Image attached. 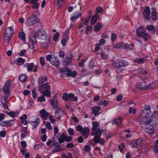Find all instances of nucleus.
<instances>
[{
    "instance_id": "obj_36",
    "label": "nucleus",
    "mask_w": 158,
    "mask_h": 158,
    "mask_svg": "<svg viewBox=\"0 0 158 158\" xmlns=\"http://www.w3.org/2000/svg\"><path fill=\"white\" fill-rule=\"evenodd\" d=\"M124 44L121 42V43L117 44L114 45L113 46V47L114 48H117V49H121L122 48L123 45Z\"/></svg>"
},
{
    "instance_id": "obj_33",
    "label": "nucleus",
    "mask_w": 158,
    "mask_h": 158,
    "mask_svg": "<svg viewBox=\"0 0 158 158\" xmlns=\"http://www.w3.org/2000/svg\"><path fill=\"white\" fill-rule=\"evenodd\" d=\"M93 127L92 128V131H94V130L99 128V124L96 121H94L92 123Z\"/></svg>"
},
{
    "instance_id": "obj_53",
    "label": "nucleus",
    "mask_w": 158,
    "mask_h": 158,
    "mask_svg": "<svg viewBox=\"0 0 158 158\" xmlns=\"http://www.w3.org/2000/svg\"><path fill=\"white\" fill-rule=\"evenodd\" d=\"M68 155L69 157L65 156V154H63L61 156V158H73L72 156V154L71 152L68 153Z\"/></svg>"
},
{
    "instance_id": "obj_11",
    "label": "nucleus",
    "mask_w": 158,
    "mask_h": 158,
    "mask_svg": "<svg viewBox=\"0 0 158 158\" xmlns=\"http://www.w3.org/2000/svg\"><path fill=\"white\" fill-rule=\"evenodd\" d=\"M43 42L40 43V45L43 48H47L49 47L50 44V39L49 38L44 39Z\"/></svg>"
},
{
    "instance_id": "obj_37",
    "label": "nucleus",
    "mask_w": 158,
    "mask_h": 158,
    "mask_svg": "<svg viewBox=\"0 0 158 158\" xmlns=\"http://www.w3.org/2000/svg\"><path fill=\"white\" fill-rule=\"evenodd\" d=\"M47 77H42L39 78L38 80V82L39 84H42L46 81L47 80Z\"/></svg>"
},
{
    "instance_id": "obj_43",
    "label": "nucleus",
    "mask_w": 158,
    "mask_h": 158,
    "mask_svg": "<svg viewBox=\"0 0 158 158\" xmlns=\"http://www.w3.org/2000/svg\"><path fill=\"white\" fill-rule=\"evenodd\" d=\"M146 29L147 30L151 31L153 30L154 32H155L156 31V29H155L154 27L152 25H149L147 26L146 27Z\"/></svg>"
},
{
    "instance_id": "obj_34",
    "label": "nucleus",
    "mask_w": 158,
    "mask_h": 158,
    "mask_svg": "<svg viewBox=\"0 0 158 158\" xmlns=\"http://www.w3.org/2000/svg\"><path fill=\"white\" fill-rule=\"evenodd\" d=\"M64 2V0H56V6L59 8H60L63 5Z\"/></svg>"
},
{
    "instance_id": "obj_16",
    "label": "nucleus",
    "mask_w": 158,
    "mask_h": 158,
    "mask_svg": "<svg viewBox=\"0 0 158 158\" xmlns=\"http://www.w3.org/2000/svg\"><path fill=\"white\" fill-rule=\"evenodd\" d=\"M30 40L29 42V47L31 48H33L34 47L33 45L36 44V41L34 35L30 36Z\"/></svg>"
},
{
    "instance_id": "obj_44",
    "label": "nucleus",
    "mask_w": 158,
    "mask_h": 158,
    "mask_svg": "<svg viewBox=\"0 0 158 158\" xmlns=\"http://www.w3.org/2000/svg\"><path fill=\"white\" fill-rule=\"evenodd\" d=\"M60 36V33L58 32H56L54 35L53 37V40L55 41H56L59 37Z\"/></svg>"
},
{
    "instance_id": "obj_57",
    "label": "nucleus",
    "mask_w": 158,
    "mask_h": 158,
    "mask_svg": "<svg viewBox=\"0 0 158 158\" xmlns=\"http://www.w3.org/2000/svg\"><path fill=\"white\" fill-rule=\"evenodd\" d=\"M69 37H67L66 39H64L61 40V43L63 46L65 45V43L69 40Z\"/></svg>"
},
{
    "instance_id": "obj_2",
    "label": "nucleus",
    "mask_w": 158,
    "mask_h": 158,
    "mask_svg": "<svg viewBox=\"0 0 158 158\" xmlns=\"http://www.w3.org/2000/svg\"><path fill=\"white\" fill-rule=\"evenodd\" d=\"M145 110L142 111L140 113L139 120H142L152 118V113L150 111V106H146L144 107Z\"/></svg>"
},
{
    "instance_id": "obj_54",
    "label": "nucleus",
    "mask_w": 158,
    "mask_h": 158,
    "mask_svg": "<svg viewBox=\"0 0 158 158\" xmlns=\"http://www.w3.org/2000/svg\"><path fill=\"white\" fill-rule=\"evenodd\" d=\"M143 12L150 15V10L149 7L148 6H146L145 7L144 11Z\"/></svg>"
},
{
    "instance_id": "obj_20",
    "label": "nucleus",
    "mask_w": 158,
    "mask_h": 158,
    "mask_svg": "<svg viewBox=\"0 0 158 158\" xmlns=\"http://www.w3.org/2000/svg\"><path fill=\"white\" fill-rule=\"evenodd\" d=\"M23 67L27 68L28 72H30L35 67V64L33 63H27L24 65Z\"/></svg>"
},
{
    "instance_id": "obj_29",
    "label": "nucleus",
    "mask_w": 158,
    "mask_h": 158,
    "mask_svg": "<svg viewBox=\"0 0 158 158\" xmlns=\"http://www.w3.org/2000/svg\"><path fill=\"white\" fill-rule=\"evenodd\" d=\"M99 18V15L98 14H96L94 16H93L91 20V24L92 25H94L97 22V19Z\"/></svg>"
},
{
    "instance_id": "obj_58",
    "label": "nucleus",
    "mask_w": 158,
    "mask_h": 158,
    "mask_svg": "<svg viewBox=\"0 0 158 158\" xmlns=\"http://www.w3.org/2000/svg\"><path fill=\"white\" fill-rule=\"evenodd\" d=\"M136 111V110L135 109L131 107H130L129 110V112L130 113H133L134 114L135 113Z\"/></svg>"
},
{
    "instance_id": "obj_48",
    "label": "nucleus",
    "mask_w": 158,
    "mask_h": 158,
    "mask_svg": "<svg viewBox=\"0 0 158 158\" xmlns=\"http://www.w3.org/2000/svg\"><path fill=\"white\" fill-rule=\"evenodd\" d=\"M139 72L140 73L143 74H146L147 73V71L144 69L143 68H139L138 69Z\"/></svg>"
},
{
    "instance_id": "obj_51",
    "label": "nucleus",
    "mask_w": 158,
    "mask_h": 158,
    "mask_svg": "<svg viewBox=\"0 0 158 158\" xmlns=\"http://www.w3.org/2000/svg\"><path fill=\"white\" fill-rule=\"evenodd\" d=\"M40 63L41 65L43 66L45 65V63L44 61V58L43 57L41 56L40 58Z\"/></svg>"
},
{
    "instance_id": "obj_61",
    "label": "nucleus",
    "mask_w": 158,
    "mask_h": 158,
    "mask_svg": "<svg viewBox=\"0 0 158 158\" xmlns=\"http://www.w3.org/2000/svg\"><path fill=\"white\" fill-rule=\"evenodd\" d=\"M117 38L116 35L114 33H113L111 34V40L112 41H114L116 40Z\"/></svg>"
},
{
    "instance_id": "obj_40",
    "label": "nucleus",
    "mask_w": 158,
    "mask_h": 158,
    "mask_svg": "<svg viewBox=\"0 0 158 158\" xmlns=\"http://www.w3.org/2000/svg\"><path fill=\"white\" fill-rule=\"evenodd\" d=\"M134 61L138 64H140L144 62V60L143 58H136L134 60Z\"/></svg>"
},
{
    "instance_id": "obj_18",
    "label": "nucleus",
    "mask_w": 158,
    "mask_h": 158,
    "mask_svg": "<svg viewBox=\"0 0 158 158\" xmlns=\"http://www.w3.org/2000/svg\"><path fill=\"white\" fill-rule=\"evenodd\" d=\"M94 131H92V135H95L94 137H100L102 135V133L104 131V130H100L99 128L94 130Z\"/></svg>"
},
{
    "instance_id": "obj_24",
    "label": "nucleus",
    "mask_w": 158,
    "mask_h": 158,
    "mask_svg": "<svg viewBox=\"0 0 158 158\" xmlns=\"http://www.w3.org/2000/svg\"><path fill=\"white\" fill-rule=\"evenodd\" d=\"M10 92H3V95L1 96V99H4L5 101H8L10 98Z\"/></svg>"
},
{
    "instance_id": "obj_32",
    "label": "nucleus",
    "mask_w": 158,
    "mask_h": 158,
    "mask_svg": "<svg viewBox=\"0 0 158 158\" xmlns=\"http://www.w3.org/2000/svg\"><path fill=\"white\" fill-rule=\"evenodd\" d=\"M25 62V60L21 57L18 58L17 60V64L19 66L23 64Z\"/></svg>"
},
{
    "instance_id": "obj_10",
    "label": "nucleus",
    "mask_w": 158,
    "mask_h": 158,
    "mask_svg": "<svg viewBox=\"0 0 158 158\" xmlns=\"http://www.w3.org/2000/svg\"><path fill=\"white\" fill-rule=\"evenodd\" d=\"M136 87L139 89L144 90L148 88V86L145 82H141L137 83Z\"/></svg>"
},
{
    "instance_id": "obj_5",
    "label": "nucleus",
    "mask_w": 158,
    "mask_h": 158,
    "mask_svg": "<svg viewBox=\"0 0 158 158\" xmlns=\"http://www.w3.org/2000/svg\"><path fill=\"white\" fill-rule=\"evenodd\" d=\"M144 27H139L136 30L137 36L139 38L142 37L144 40H147L150 38V36L149 34L145 33L144 31Z\"/></svg>"
},
{
    "instance_id": "obj_8",
    "label": "nucleus",
    "mask_w": 158,
    "mask_h": 158,
    "mask_svg": "<svg viewBox=\"0 0 158 158\" xmlns=\"http://www.w3.org/2000/svg\"><path fill=\"white\" fill-rule=\"evenodd\" d=\"M62 99L65 101L71 100L74 102H76L77 101L78 98L77 97L75 96L72 93L68 94L66 93H64L63 94Z\"/></svg>"
},
{
    "instance_id": "obj_13",
    "label": "nucleus",
    "mask_w": 158,
    "mask_h": 158,
    "mask_svg": "<svg viewBox=\"0 0 158 158\" xmlns=\"http://www.w3.org/2000/svg\"><path fill=\"white\" fill-rule=\"evenodd\" d=\"M14 121L12 120L2 121L0 125L2 127H9L14 124Z\"/></svg>"
},
{
    "instance_id": "obj_42",
    "label": "nucleus",
    "mask_w": 158,
    "mask_h": 158,
    "mask_svg": "<svg viewBox=\"0 0 158 158\" xmlns=\"http://www.w3.org/2000/svg\"><path fill=\"white\" fill-rule=\"evenodd\" d=\"M19 37L23 41L26 40L25 35L24 32L20 33L19 35Z\"/></svg>"
},
{
    "instance_id": "obj_21",
    "label": "nucleus",
    "mask_w": 158,
    "mask_h": 158,
    "mask_svg": "<svg viewBox=\"0 0 158 158\" xmlns=\"http://www.w3.org/2000/svg\"><path fill=\"white\" fill-rule=\"evenodd\" d=\"M35 120L31 121L29 122L31 125L34 127H36L39 124L40 122V120L39 117H37L35 119Z\"/></svg>"
},
{
    "instance_id": "obj_23",
    "label": "nucleus",
    "mask_w": 158,
    "mask_h": 158,
    "mask_svg": "<svg viewBox=\"0 0 158 158\" xmlns=\"http://www.w3.org/2000/svg\"><path fill=\"white\" fill-rule=\"evenodd\" d=\"M63 115L64 112L61 110L58 109L56 110L55 116L58 119H60Z\"/></svg>"
},
{
    "instance_id": "obj_30",
    "label": "nucleus",
    "mask_w": 158,
    "mask_h": 158,
    "mask_svg": "<svg viewBox=\"0 0 158 158\" xmlns=\"http://www.w3.org/2000/svg\"><path fill=\"white\" fill-rule=\"evenodd\" d=\"M122 121V118L120 117H119L117 118L114 119L113 120L112 123L113 124H116L117 125H119L121 123Z\"/></svg>"
},
{
    "instance_id": "obj_14",
    "label": "nucleus",
    "mask_w": 158,
    "mask_h": 158,
    "mask_svg": "<svg viewBox=\"0 0 158 158\" xmlns=\"http://www.w3.org/2000/svg\"><path fill=\"white\" fill-rule=\"evenodd\" d=\"M81 16V12L74 13L71 16L70 20L72 22H75Z\"/></svg>"
},
{
    "instance_id": "obj_3",
    "label": "nucleus",
    "mask_w": 158,
    "mask_h": 158,
    "mask_svg": "<svg viewBox=\"0 0 158 158\" xmlns=\"http://www.w3.org/2000/svg\"><path fill=\"white\" fill-rule=\"evenodd\" d=\"M51 86L48 83H45L39 86L41 93L44 96L50 97L51 96Z\"/></svg>"
},
{
    "instance_id": "obj_4",
    "label": "nucleus",
    "mask_w": 158,
    "mask_h": 158,
    "mask_svg": "<svg viewBox=\"0 0 158 158\" xmlns=\"http://www.w3.org/2000/svg\"><path fill=\"white\" fill-rule=\"evenodd\" d=\"M14 33L13 27H10L6 28L4 31V39L6 43H8L11 37Z\"/></svg>"
},
{
    "instance_id": "obj_25",
    "label": "nucleus",
    "mask_w": 158,
    "mask_h": 158,
    "mask_svg": "<svg viewBox=\"0 0 158 158\" xmlns=\"http://www.w3.org/2000/svg\"><path fill=\"white\" fill-rule=\"evenodd\" d=\"M10 85V81H7L3 88V90L4 92H9V89Z\"/></svg>"
},
{
    "instance_id": "obj_7",
    "label": "nucleus",
    "mask_w": 158,
    "mask_h": 158,
    "mask_svg": "<svg viewBox=\"0 0 158 158\" xmlns=\"http://www.w3.org/2000/svg\"><path fill=\"white\" fill-rule=\"evenodd\" d=\"M77 131L80 132L81 134L85 138L88 137L90 132V130L88 128L85 127H83L81 125H78L76 127Z\"/></svg>"
},
{
    "instance_id": "obj_56",
    "label": "nucleus",
    "mask_w": 158,
    "mask_h": 158,
    "mask_svg": "<svg viewBox=\"0 0 158 158\" xmlns=\"http://www.w3.org/2000/svg\"><path fill=\"white\" fill-rule=\"evenodd\" d=\"M125 147V145L123 143H122L120 145L118 146V148L121 152H123V148H124Z\"/></svg>"
},
{
    "instance_id": "obj_17",
    "label": "nucleus",
    "mask_w": 158,
    "mask_h": 158,
    "mask_svg": "<svg viewBox=\"0 0 158 158\" xmlns=\"http://www.w3.org/2000/svg\"><path fill=\"white\" fill-rule=\"evenodd\" d=\"M41 117L44 120H46L49 114L44 109H42L40 112Z\"/></svg>"
},
{
    "instance_id": "obj_59",
    "label": "nucleus",
    "mask_w": 158,
    "mask_h": 158,
    "mask_svg": "<svg viewBox=\"0 0 158 158\" xmlns=\"http://www.w3.org/2000/svg\"><path fill=\"white\" fill-rule=\"evenodd\" d=\"M86 61V60L85 59L81 60V62L79 63V66L81 67H82L84 66V63Z\"/></svg>"
},
{
    "instance_id": "obj_45",
    "label": "nucleus",
    "mask_w": 158,
    "mask_h": 158,
    "mask_svg": "<svg viewBox=\"0 0 158 158\" xmlns=\"http://www.w3.org/2000/svg\"><path fill=\"white\" fill-rule=\"evenodd\" d=\"M64 135L65 134L63 133L58 138V140L60 143H62L64 141Z\"/></svg>"
},
{
    "instance_id": "obj_19",
    "label": "nucleus",
    "mask_w": 158,
    "mask_h": 158,
    "mask_svg": "<svg viewBox=\"0 0 158 158\" xmlns=\"http://www.w3.org/2000/svg\"><path fill=\"white\" fill-rule=\"evenodd\" d=\"M101 110V107L100 106H95L92 109V112L94 116L98 115L100 114L99 111Z\"/></svg>"
},
{
    "instance_id": "obj_28",
    "label": "nucleus",
    "mask_w": 158,
    "mask_h": 158,
    "mask_svg": "<svg viewBox=\"0 0 158 158\" xmlns=\"http://www.w3.org/2000/svg\"><path fill=\"white\" fill-rule=\"evenodd\" d=\"M49 102H51V104L53 108H56L58 106V102L56 100L54 99H50Z\"/></svg>"
},
{
    "instance_id": "obj_27",
    "label": "nucleus",
    "mask_w": 158,
    "mask_h": 158,
    "mask_svg": "<svg viewBox=\"0 0 158 158\" xmlns=\"http://www.w3.org/2000/svg\"><path fill=\"white\" fill-rule=\"evenodd\" d=\"M143 140L141 139H138L132 142V144L134 147H137L138 145H140L142 143Z\"/></svg>"
},
{
    "instance_id": "obj_52",
    "label": "nucleus",
    "mask_w": 158,
    "mask_h": 158,
    "mask_svg": "<svg viewBox=\"0 0 158 158\" xmlns=\"http://www.w3.org/2000/svg\"><path fill=\"white\" fill-rule=\"evenodd\" d=\"M33 4L32 8L33 9H37L39 8L40 5L37 2L32 3Z\"/></svg>"
},
{
    "instance_id": "obj_47",
    "label": "nucleus",
    "mask_w": 158,
    "mask_h": 158,
    "mask_svg": "<svg viewBox=\"0 0 158 158\" xmlns=\"http://www.w3.org/2000/svg\"><path fill=\"white\" fill-rule=\"evenodd\" d=\"M150 14L148 13H144V12H143V17L146 19L147 20H149L150 19Z\"/></svg>"
},
{
    "instance_id": "obj_1",
    "label": "nucleus",
    "mask_w": 158,
    "mask_h": 158,
    "mask_svg": "<svg viewBox=\"0 0 158 158\" xmlns=\"http://www.w3.org/2000/svg\"><path fill=\"white\" fill-rule=\"evenodd\" d=\"M139 122L140 127H143V125L145 127V132L149 134H153L155 130L154 126L156 125L158 123V119H156V121L153 120L152 118L145 119L142 120H139Z\"/></svg>"
},
{
    "instance_id": "obj_15",
    "label": "nucleus",
    "mask_w": 158,
    "mask_h": 158,
    "mask_svg": "<svg viewBox=\"0 0 158 158\" xmlns=\"http://www.w3.org/2000/svg\"><path fill=\"white\" fill-rule=\"evenodd\" d=\"M22 133L21 134V138L23 139L24 138L28 136L29 132L27 131V127H23L21 130Z\"/></svg>"
},
{
    "instance_id": "obj_41",
    "label": "nucleus",
    "mask_w": 158,
    "mask_h": 158,
    "mask_svg": "<svg viewBox=\"0 0 158 158\" xmlns=\"http://www.w3.org/2000/svg\"><path fill=\"white\" fill-rule=\"evenodd\" d=\"M4 99H1V102L3 105L4 108L6 109L8 108V106L6 103L7 101H5Z\"/></svg>"
},
{
    "instance_id": "obj_26",
    "label": "nucleus",
    "mask_w": 158,
    "mask_h": 158,
    "mask_svg": "<svg viewBox=\"0 0 158 158\" xmlns=\"http://www.w3.org/2000/svg\"><path fill=\"white\" fill-rule=\"evenodd\" d=\"M53 145L55 147L53 149L52 151L53 152H56L59 151L62 149L61 146L58 145V142H55L53 143Z\"/></svg>"
},
{
    "instance_id": "obj_60",
    "label": "nucleus",
    "mask_w": 158,
    "mask_h": 158,
    "mask_svg": "<svg viewBox=\"0 0 158 158\" xmlns=\"http://www.w3.org/2000/svg\"><path fill=\"white\" fill-rule=\"evenodd\" d=\"M102 10V8L100 6H98L96 9L95 12L97 13H100Z\"/></svg>"
},
{
    "instance_id": "obj_39",
    "label": "nucleus",
    "mask_w": 158,
    "mask_h": 158,
    "mask_svg": "<svg viewBox=\"0 0 158 158\" xmlns=\"http://www.w3.org/2000/svg\"><path fill=\"white\" fill-rule=\"evenodd\" d=\"M19 114V112H11L8 113V114L12 117H14L17 116Z\"/></svg>"
},
{
    "instance_id": "obj_31",
    "label": "nucleus",
    "mask_w": 158,
    "mask_h": 158,
    "mask_svg": "<svg viewBox=\"0 0 158 158\" xmlns=\"http://www.w3.org/2000/svg\"><path fill=\"white\" fill-rule=\"evenodd\" d=\"M120 67L127 66L128 65V62L126 60H122L119 61Z\"/></svg>"
},
{
    "instance_id": "obj_63",
    "label": "nucleus",
    "mask_w": 158,
    "mask_h": 158,
    "mask_svg": "<svg viewBox=\"0 0 158 158\" xmlns=\"http://www.w3.org/2000/svg\"><path fill=\"white\" fill-rule=\"evenodd\" d=\"M52 58V56L51 55H48L46 57V59L48 61H50V62Z\"/></svg>"
},
{
    "instance_id": "obj_50",
    "label": "nucleus",
    "mask_w": 158,
    "mask_h": 158,
    "mask_svg": "<svg viewBox=\"0 0 158 158\" xmlns=\"http://www.w3.org/2000/svg\"><path fill=\"white\" fill-rule=\"evenodd\" d=\"M61 71L63 72H67L68 73H70L71 71L70 69L68 67H65L62 68L61 69Z\"/></svg>"
},
{
    "instance_id": "obj_62",
    "label": "nucleus",
    "mask_w": 158,
    "mask_h": 158,
    "mask_svg": "<svg viewBox=\"0 0 158 158\" xmlns=\"http://www.w3.org/2000/svg\"><path fill=\"white\" fill-rule=\"evenodd\" d=\"M6 132L5 131H0V137H4L6 135Z\"/></svg>"
},
{
    "instance_id": "obj_49",
    "label": "nucleus",
    "mask_w": 158,
    "mask_h": 158,
    "mask_svg": "<svg viewBox=\"0 0 158 158\" xmlns=\"http://www.w3.org/2000/svg\"><path fill=\"white\" fill-rule=\"evenodd\" d=\"M46 100L45 98L43 95L41 96L38 98V101L40 102H45Z\"/></svg>"
},
{
    "instance_id": "obj_9",
    "label": "nucleus",
    "mask_w": 158,
    "mask_h": 158,
    "mask_svg": "<svg viewBox=\"0 0 158 158\" xmlns=\"http://www.w3.org/2000/svg\"><path fill=\"white\" fill-rule=\"evenodd\" d=\"M35 35L37 38L42 40L49 38L46 33L43 30H40L35 33Z\"/></svg>"
},
{
    "instance_id": "obj_46",
    "label": "nucleus",
    "mask_w": 158,
    "mask_h": 158,
    "mask_svg": "<svg viewBox=\"0 0 158 158\" xmlns=\"http://www.w3.org/2000/svg\"><path fill=\"white\" fill-rule=\"evenodd\" d=\"M156 83H152L149 84L148 86V88L150 89H153L156 87Z\"/></svg>"
},
{
    "instance_id": "obj_6",
    "label": "nucleus",
    "mask_w": 158,
    "mask_h": 158,
    "mask_svg": "<svg viewBox=\"0 0 158 158\" xmlns=\"http://www.w3.org/2000/svg\"><path fill=\"white\" fill-rule=\"evenodd\" d=\"M40 22V19L35 14H33L32 16L28 18L26 22V23L27 26H32L35 23H38Z\"/></svg>"
},
{
    "instance_id": "obj_35",
    "label": "nucleus",
    "mask_w": 158,
    "mask_h": 158,
    "mask_svg": "<svg viewBox=\"0 0 158 158\" xmlns=\"http://www.w3.org/2000/svg\"><path fill=\"white\" fill-rule=\"evenodd\" d=\"M102 24L100 23H98L97 24L94 26V30L95 32L98 31L101 28Z\"/></svg>"
},
{
    "instance_id": "obj_64",
    "label": "nucleus",
    "mask_w": 158,
    "mask_h": 158,
    "mask_svg": "<svg viewBox=\"0 0 158 158\" xmlns=\"http://www.w3.org/2000/svg\"><path fill=\"white\" fill-rule=\"evenodd\" d=\"M77 72L75 71H73L71 72L70 74V76L73 77H76Z\"/></svg>"
},
{
    "instance_id": "obj_38",
    "label": "nucleus",
    "mask_w": 158,
    "mask_h": 158,
    "mask_svg": "<svg viewBox=\"0 0 158 158\" xmlns=\"http://www.w3.org/2000/svg\"><path fill=\"white\" fill-rule=\"evenodd\" d=\"M19 80L22 82H24L26 81L27 79V77L25 74H22L19 77Z\"/></svg>"
},
{
    "instance_id": "obj_12",
    "label": "nucleus",
    "mask_w": 158,
    "mask_h": 158,
    "mask_svg": "<svg viewBox=\"0 0 158 158\" xmlns=\"http://www.w3.org/2000/svg\"><path fill=\"white\" fill-rule=\"evenodd\" d=\"M50 63L56 67L59 66L60 64L59 58L54 55L52 56V58L51 61Z\"/></svg>"
},
{
    "instance_id": "obj_55",
    "label": "nucleus",
    "mask_w": 158,
    "mask_h": 158,
    "mask_svg": "<svg viewBox=\"0 0 158 158\" xmlns=\"http://www.w3.org/2000/svg\"><path fill=\"white\" fill-rule=\"evenodd\" d=\"M68 132L69 134L71 136H73L74 135V130L72 128H69L68 129Z\"/></svg>"
},
{
    "instance_id": "obj_22",
    "label": "nucleus",
    "mask_w": 158,
    "mask_h": 158,
    "mask_svg": "<svg viewBox=\"0 0 158 158\" xmlns=\"http://www.w3.org/2000/svg\"><path fill=\"white\" fill-rule=\"evenodd\" d=\"M94 142L96 143H99L102 145H103L105 141L100 137H94L93 138Z\"/></svg>"
}]
</instances>
